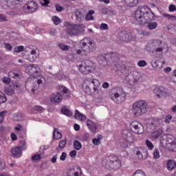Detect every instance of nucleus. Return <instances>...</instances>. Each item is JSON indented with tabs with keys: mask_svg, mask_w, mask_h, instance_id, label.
I'll return each instance as SVG.
<instances>
[{
	"mask_svg": "<svg viewBox=\"0 0 176 176\" xmlns=\"http://www.w3.org/2000/svg\"><path fill=\"white\" fill-rule=\"evenodd\" d=\"M36 60V56L35 55H29V60L32 63H34Z\"/></svg>",
	"mask_w": 176,
	"mask_h": 176,
	"instance_id": "obj_61",
	"label": "nucleus"
},
{
	"mask_svg": "<svg viewBox=\"0 0 176 176\" xmlns=\"http://www.w3.org/2000/svg\"><path fill=\"white\" fill-rule=\"evenodd\" d=\"M109 96L111 99L116 104H120V102H123L126 100V93L123 91V88L120 87L112 88Z\"/></svg>",
	"mask_w": 176,
	"mask_h": 176,
	"instance_id": "obj_5",
	"label": "nucleus"
},
{
	"mask_svg": "<svg viewBox=\"0 0 176 176\" xmlns=\"http://www.w3.org/2000/svg\"><path fill=\"white\" fill-rule=\"evenodd\" d=\"M129 127L131 131L134 134H144V126L138 121H133Z\"/></svg>",
	"mask_w": 176,
	"mask_h": 176,
	"instance_id": "obj_14",
	"label": "nucleus"
},
{
	"mask_svg": "<svg viewBox=\"0 0 176 176\" xmlns=\"http://www.w3.org/2000/svg\"><path fill=\"white\" fill-rule=\"evenodd\" d=\"M138 67H145L146 65V61L145 60H140L138 63Z\"/></svg>",
	"mask_w": 176,
	"mask_h": 176,
	"instance_id": "obj_60",
	"label": "nucleus"
},
{
	"mask_svg": "<svg viewBox=\"0 0 176 176\" xmlns=\"http://www.w3.org/2000/svg\"><path fill=\"white\" fill-rule=\"evenodd\" d=\"M100 30H108V25L106 23H102L100 24Z\"/></svg>",
	"mask_w": 176,
	"mask_h": 176,
	"instance_id": "obj_62",
	"label": "nucleus"
},
{
	"mask_svg": "<svg viewBox=\"0 0 176 176\" xmlns=\"http://www.w3.org/2000/svg\"><path fill=\"white\" fill-rule=\"evenodd\" d=\"M135 155L138 156L139 160H146L148 159V148L145 147H139L136 151Z\"/></svg>",
	"mask_w": 176,
	"mask_h": 176,
	"instance_id": "obj_16",
	"label": "nucleus"
},
{
	"mask_svg": "<svg viewBox=\"0 0 176 176\" xmlns=\"http://www.w3.org/2000/svg\"><path fill=\"white\" fill-rule=\"evenodd\" d=\"M61 112L63 115H65L66 116H72V111H69L68 109H66L65 107L61 108Z\"/></svg>",
	"mask_w": 176,
	"mask_h": 176,
	"instance_id": "obj_33",
	"label": "nucleus"
},
{
	"mask_svg": "<svg viewBox=\"0 0 176 176\" xmlns=\"http://www.w3.org/2000/svg\"><path fill=\"white\" fill-rule=\"evenodd\" d=\"M101 135H100L98 136V138H94L92 140V144H94V145H100V144H101V142L100 140H102Z\"/></svg>",
	"mask_w": 176,
	"mask_h": 176,
	"instance_id": "obj_42",
	"label": "nucleus"
},
{
	"mask_svg": "<svg viewBox=\"0 0 176 176\" xmlns=\"http://www.w3.org/2000/svg\"><path fill=\"white\" fill-rule=\"evenodd\" d=\"M66 145H67L66 140H60L58 143V147L60 148V149H63V148H65Z\"/></svg>",
	"mask_w": 176,
	"mask_h": 176,
	"instance_id": "obj_44",
	"label": "nucleus"
},
{
	"mask_svg": "<svg viewBox=\"0 0 176 176\" xmlns=\"http://www.w3.org/2000/svg\"><path fill=\"white\" fill-rule=\"evenodd\" d=\"M49 3H50V0H42L41 1V4L42 6H47Z\"/></svg>",
	"mask_w": 176,
	"mask_h": 176,
	"instance_id": "obj_57",
	"label": "nucleus"
},
{
	"mask_svg": "<svg viewBox=\"0 0 176 176\" xmlns=\"http://www.w3.org/2000/svg\"><path fill=\"white\" fill-rule=\"evenodd\" d=\"M171 119H173V116L171 115L166 116L165 118V122H166L167 124L170 123V122H171Z\"/></svg>",
	"mask_w": 176,
	"mask_h": 176,
	"instance_id": "obj_56",
	"label": "nucleus"
},
{
	"mask_svg": "<svg viewBox=\"0 0 176 176\" xmlns=\"http://www.w3.org/2000/svg\"><path fill=\"white\" fill-rule=\"evenodd\" d=\"M28 69L30 71V73L33 75V76L35 78L38 76L39 74V72H41V68L38 67L36 65L30 64L28 66Z\"/></svg>",
	"mask_w": 176,
	"mask_h": 176,
	"instance_id": "obj_19",
	"label": "nucleus"
},
{
	"mask_svg": "<svg viewBox=\"0 0 176 176\" xmlns=\"http://www.w3.org/2000/svg\"><path fill=\"white\" fill-rule=\"evenodd\" d=\"M74 148L76 151H80L82 149V144L79 141L76 140L74 142Z\"/></svg>",
	"mask_w": 176,
	"mask_h": 176,
	"instance_id": "obj_35",
	"label": "nucleus"
},
{
	"mask_svg": "<svg viewBox=\"0 0 176 176\" xmlns=\"http://www.w3.org/2000/svg\"><path fill=\"white\" fill-rule=\"evenodd\" d=\"M58 157V154H55L52 156V157L51 158V162L52 163L54 164V163H57V158Z\"/></svg>",
	"mask_w": 176,
	"mask_h": 176,
	"instance_id": "obj_53",
	"label": "nucleus"
},
{
	"mask_svg": "<svg viewBox=\"0 0 176 176\" xmlns=\"http://www.w3.org/2000/svg\"><path fill=\"white\" fill-rule=\"evenodd\" d=\"M7 5L8 6H16V5H19L20 1L19 0H6Z\"/></svg>",
	"mask_w": 176,
	"mask_h": 176,
	"instance_id": "obj_32",
	"label": "nucleus"
},
{
	"mask_svg": "<svg viewBox=\"0 0 176 176\" xmlns=\"http://www.w3.org/2000/svg\"><path fill=\"white\" fill-rule=\"evenodd\" d=\"M67 176H82L83 173H82V168L79 166H76L73 168L69 169L67 173Z\"/></svg>",
	"mask_w": 176,
	"mask_h": 176,
	"instance_id": "obj_18",
	"label": "nucleus"
},
{
	"mask_svg": "<svg viewBox=\"0 0 176 176\" xmlns=\"http://www.w3.org/2000/svg\"><path fill=\"white\" fill-rule=\"evenodd\" d=\"M58 47H59V49H60L63 52H68V50H69V49H71V46L65 45L63 43L58 44Z\"/></svg>",
	"mask_w": 176,
	"mask_h": 176,
	"instance_id": "obj_34",
	"label": "nucleus"
},
{
	"mask_svg": "<svg viewBox=\"0 0 176 176\" xmlns=\"http://www.w3.org/2000/svg\"><path fill=\"white\" fill-rule=\"evenodd\" d=\"M102 166L107 170H118L122 167V162L116 155H110L102 160Z\"/></svg>",
	"mask_w": 176,
	"mask_h": 176,
	"instance_id": "obj_2",
	"label": "nucleus"
},
{
	"mask_svg": "<svg viewBox=\"0 0 176 176\" xmlns=\"http://www.w3.org/2000/svg\"><path fill=\"white\" fill-rule=\"evenodd\" d=\"M150 122L152 126H157V124H159V120H157V119L156 118H151L150 119Z\"/></svg>",
	"mask_w": 176,
	"mask_h": 176,
	"instance_id": "obj_50",
	"label": "nucleus"
},
{
	"mask_svg": "<svg viewBox=\"0 0 176 176\" xmlns=\"http://www.w3.org/2000/svg\"><path fill=\"white\" fill-rule=\"evenodd\" d=\"M52 21L54 23V24H55V25H58V24L61 23V20H60V18H58V16H53L52 17Z\"/></svg>",
	"mask_w": 176,
	"mask_h": 176,
	"instance_id": "obj_43",
	"label": "nucleus"
},
{
	"mask_svg": "<svg viewBox=\"0 0 176 176\" xmlns=\"http://www.w3.org/2000/svg\"><path fill=\"white\" fill-rule=\"evenodd\" d=\"M80 47L85 54L93 53L96 50V45L90 38H85L80 42Z\"/></svg>",
	"mask_w": 176,
	"mask_h": 176,
	"instance_id": "obj_7",
	"label": "nucleus"
},
{
	"mask_svg": "<svg viewBox=\"0 0 176 176\" xmlns=\"http://www.w3.org/2000/svg\"><path fill=\"white\" fill-rule=\"evenodd\" d=\"M74 16L76 21H78V23H82V21H83L85 19V15L84 13L79 10H76Z\"/></svg>",
	"mask_w": 176,
	"mask_h": 176,
	"instance_id": "obj_23",
	"label": "nucleus"
},
{
	"mask_svg": "<svg viewBox=\"0 0 176 176\" xmlns=\"http://www.w3.org/2000/svg\"><path fill=\"white\" fill-rule=\"evenodd\" d=\"M102 87H103V89H108L109 87V84L107 82H103Z\"/></svg>",
	"mask_w": 176,
	"mask_h": 176,
	"instance_id": "obj_64",
	"label": "nucleus"
},
{
	"mask_svg": "<svg viewBox=\"0 0 176 176\" xmlns=\"http://www.w3.org/2000/svg\"><path fill=\"white\" fill-rule=\"evenodd\" d=\"M5 47L7 50H9L10 52H12L13 50V47L9 44V43H5Z\"/></svg>",
	"mask_w": 176,
	"mask_h": 176,
	"instance_id": "obj_58",
	"label": "nucleus"
},
{
	"mask_svg": "<svg viewBox=\"0 0 176 176\" xmlns=\"http://www.w3.org/2000/svg\"><path fill=\"white\" fill-rule=\"evenodd\" d=\"M53 137H54V140H60V139L63 138V135L61 134V133H60L58 131V129L55 128V129H54Z\"/></svg>",
	"mask_w": 176,
	"mask_h": 176,
	"instance_id": "obj_30",
	"label": "nucleus"
},
{
	"mask_svg": "<svg viewBox=\"0 0 176 176\" xmlns=\"http://www.w3.org/2000/svg\"><path fill=\"white\" fill-rule=\"evenodd\" d=\"M87 126L91 133H96L97 131V125L90 120H87Z\"/></svg>",
	"mask_w": 176,
	"mask_h": 176,
	"instance_id": "obj_25",
	"label": "nucleus"
},
{
	"mask_svg": "<svg viewBox=\"0 0 176 176\" xmlns=\"http://www.w3.org/2000/svg\"><path fill=\"white\" fill-rule=\"evenodd\" d=\"M9 77H3L1 80L3 83H5L6 85H10L12 79H15L16 82H19L21 79V75L16 72H10L8 73Z\"/></svg>",
	"mask_w": 176,
	"mask_h": 176,
	"instance_id": "obj_12",
	"label": "nucleus"
},
{
	"mask_svg": "<svg viewBox=\"0 0 176 176\" xmlns=\"http://www.w3.org/2000/svg\"><path fill=\"white\" fill-rule=\"evenodd\" d=\"M8 17L3 14H0V23H6Z\"/></svg>",
	"mask_w": 176,
	"mask_h": 176,
	"instance_id": "obj_46",
	"label": "nucleus"
},
{
	"mask_svg": "<svg viewBox=\"0 0 176 176\" xmlns=\"http://www.w3.org/2000/svg\"><path fill=\"white\" fill-rule=\"evenodd\" d=\"M170 151L172 152H176V142L170 144Z\"/></svg>",
	"mask_w": 176,
	"mask_h": 176,
	"instance_id": "obj_54",
	"label": "nucleus"
},
{
	"mask_svg": "<svg viewBox=\"0 0 176 176\" xmlns=\"http://www.w3.org/2000/svg\"><path fill=\"white\" fill-rule=\"evenodd\" d=\"M154 94L158 98L164 97L166 96V91H164V87H160L154 89Z\"/></svg>",
	"mask_w": 176,
	"mask_h": 176,
	"instance_id": "obj_22",
	"label": "nucleus"
},
{
	"mask_svg": "<svg viewBox=\"0 0 176 176\" xmlns=\"http://www.w3.org/2000/svg\"><path fill=\"white\" fill-rule=\"evenodd\" d=\"M153 159H155V160L160 159V152L159 151L158 148H155L153 153Z\"/></svg>",
	"mask_w": 176,
	"mask_h": 176,
	"instance_id": "obj_36",
	"label": "nucleus"
},
{
	"mask_svg": "<svg viewBox=\"0 0 176 176\" xmlns=\"http://www.w3.org/2000/svg\"><path fill=\"white\" fill-rule=\"evenodd\" d=\"M146 145L149 151H152V149L155 148V146H153V144H152V142L148 140H146Z\"/></svg>",
	"mask_w": 176,
	"mask_h": 176,
	"instance_id": "obj_41",
	"label": "nucleus"
},
{
	"mask_svg": "<svg viewBox=\"0 0 176 176\" xmlns=\"http://www.w3.org/2000/svg\"><path fill=\"white\" fill-rule=\"evenodd\" d=\"M148 107V102L145 100H138L133 103L132 106V113L136 118L142 116L144 113H146V107Z\"/></svg>",
	"mask_w": 176,
	"mask_h": 176,
	"instance_id": "obj_6",
	"label": "nucleus"
},
{
	"mask_svg": "<svg viewBox=\"0 0 176 176\" xmlns=\"http://www.w3.org/2000/svg\"><path fill=\"white\" fill-rule=\"evenodd\" d=\"M99 60H102V61H107L109 63L111 61V63H118L120 61V58L118 53H109V54H102L98 56Z\"/></svg>",
	"mask_w": 176,
	"mask_h": 176,
	"instance_id": "obj_11",
	"label": "nucleus"
},
{
	"mask_svg": "<svg viewBox=\"0 0 176 176\" xmlns=\"http://www.w3.org/2000/svg\"><path fill=\"white\" fill-rule=\"evenodd\" d=\"M176 167V162L174 160H170L167 162V168L169 171H172Z\"/></svg>",
	"mask_w": 176,
	"mask_h": 176,
	"instance_id": "obj_28",
	"label": "nucleus"
},
{
	"mask_svg": "<svg viewBox=\"0 0 176 176\" xmlns=\"http://www.w3.org/2000/svg\"><path fill=\"white\" fill-rule=\"evenodd\" d=\"M32 160L33 162H39L40 160H42V155L39 154H35L32 157Z\"/></svg>",
	"mask_w": 176,
	"mask_h": 176,
	"instance_id": "obj_40",
	"label": "nucleus"
},
{
	"mask_svg": "<svg viewBox=\"0 0 176 176\" xmlns=\"http://www.w3.org/2000/svg\"><path fill=\"white\" fill-rule=\"evenodd\" d=\"M38 9V4L34 1H28L24 6L23 10L26 13H34Z\"/></svg>",
	"mask_w": 176,
	"mask_h": 176,
	"instance_id": "obj_15",
	"label": "nucleus"
},
{
	"mask_svg": "<svg viewBox=\"0 0 176 176\" xmlns=\"http://www.w3.org/2000/svg\"><path fill=\"white\" fill-rule=\"evenodd\" d=\"M94 14V10H90L88 11V13L85 16V19H86L87 21H90L91 20H94V16L93 15Z\"/></svg>",
	"mask_w": 176,
	"mask_h": 176,
	"instance_id": "obj_29",
	"label": "nucleus"
},
{
	"mask_svg": "<svg viewBox=\"0 0 176 176\" xmlns=\"http://www.w3.org/2000/svg\"><path fill=\"white\" fill-rule=\"evenodd\" d=\"M157 22L148 23L147 28H148V30H156L157 28Z\"/></svg>",
	"mask_w": 176,
	"mask_h": 176,
	"instance_id": "obj_37",
	"label": "nucleus"
},
{
	"mask_svg": "<svg viewBox=\"0 0 176 176\" xmlns=\"http://www.w3.org/2000/svg\"><path fill=\"white\" fill-rule=\"evenodd\" d=\"M124 3L129 8H135L138 5V0H124Z\"/></svg>",
	"mask_w": 176,
	"mask_h": 176,
	"instance_id": "obj_27",
	"label": "nucleus"
},
{
	"mask_svg": "<svg viewBox=\"0 0 176 176\" xmlns=\"http://www.w3.org/2000/svg\"><path fill=\"white\" fill-rule=\"evenodd\" d=\"M133 176H146V175H145V173L142 171V170H138L133 173Z\"/></svg>",
	"mask_w": 176,
	"mask_h": 176,
	"instance_id": "obj_45",
	"label": "nucleus"
},
{
	"mask_svg": "<svg viewBox=\"0 0 176 176\" xmlns=\"http://www.w3.org/2000/svg\"><path fill=\"white\" fill-rule=\"evenodd\" d=\"M74 118H76V120H80V122H85V120L87 119V117L85 114L79 112L78 110H75Z\"/></svg>",
	"mask_w": 176,
	"mask_h": 176,
	"instance_id": "obj_24",
	"label": "nucleus"
},
{
	"mask_svg": "<svg viewBox=\"0 0 176 176\" xmlns=\"http://www.w3.org/2000/svg\"><path fill=\"white\" fill-rule=\"evenodd\" d=\"M6 113H8L6 111H3L0 113V124L3 122V118L6 116Z\"/></svg>",
	"mask_w": 176,
	"mask_h": 176,
	"instance_id": "obj_49",
	"label": "nucleus"
},
{
	"mask_svg": "<svg viewBox=\"0 0 176 176\" xmlns=\"http://www.w3.org/2000/svg\"><path fill=\"white\" fill-rule=\"evenodd\" d=\"M32 111V112H34V111H36V112H44L45 108L42 107L41 106H34L33 107Z\"/></svg>",
	"mask_w": 176,
	"mask_h": 176,
	"instance_id": "obj_38",
	"label": "nucleus"
},
{
	"mask_svg": "<svg viewBox=\"0 0 176 176\" xmlns=\"http://www.w3.org/2000/svg\"><path fill=\"white\" fill-rule=\"evenodd\" d=\"M90 85H93V90L95 94L100 93V81L97 79H86L82 83V90L86 94H90L91 93V88Z\"/></svg>",
	"mask_w": 176,
	"mask_h": 176,
	"instance_id": "obj_3",
	"label": "nucleus"
},
{
	"mask_svg": "<svg viewBox=\"0 0 176 176\" xmlns=\"http://www.w3.org/2000/svg\"><path fill=\"white\" fill-rule=\"evenodd\" d=\"M175 10H176L175 5H170V6H169V11L170 12H175Z\"/></svg>",
	"mask_w": 176,
	"mask_h": 176,
	"instance_id": "obj_63",
	"label": "nucleus"
},
{
	"mask_svg": "<svg viewBox=\"0 0 176 176\" xmlns=\"http://www.w3.org/2000/svg\"><path fill=\"white\" fill-rule=\"evenodd\" d=\"M121 135L125 140V143L121 142V148H128L129 144H133L137 140V138L127 129L122 130Z\"/></svg>",
	"mask_w": 176,
	"mask_h": 176,
	"instance_id": "obj_9",
	"label": "nucleus"
},
{
	"mask_svg": "<svg viewBox=\"0 0 176 176\" xmlns=\"http://www.w3.org/2000/svg\"><path fill=\"white\" fill-rule=\"evenodd\" d=\"M120 37L122 41H124V42H130L132 39L131 33L127 32L126 31H122L120 33Z\"/></svg>",
	"mask_w": 176,
	"mask_h": 176,
	"instance_id": "obj_21",
	"label": "nucleus"
},
{
	"mask_svg": "<svg viewBox=\"0 0 176 176\" xmlns=\"http://www.w3.org/2000/svg\"><path fill=\"white\" fill-rule=\"evenodd\" d=\"M109 96L111 99L116 104H120V102H123L126 100V93L123 91V88L120 87L112 88Z\"/></svg>",
	"mask_w": 176,
	"mask_h": 176,
	"instance_id": "obj_4",
	"label": "nucleus"
},
{
	"mask_svg": "<svg viewBox=\"0 0 176 176\" xmlns=\"http://www.w3.org/2000/svg\"><path fill=\"white\" fill-rule=\"evenodd\" d=\"M14 50L16 53H20V52H23L24 50V46L23 45L17 46L14 47Z\"/></svg>",
	"mask_w": 176,
	"mask_h": 176,
	"instance_id": "obj_47",
	"label": "nucleus"
},
{
	"mask_svg": "<svg viewBox=\"0 0 176 176\" xmlns=\"http://www.w3.org/2000/svg\"><path fill=\"white\" fill-rule=\"evenodd\" d=\"M36 79H37V84L42 85V78H43L41 74L37 75L36 77Z\"/></svg>",
	"mask_w": 176,
	"mask_h": 176,
	"instance_id": "obj_51",
	"label": "nucleus"
},
{
	"mask_svg": "<svg viewBox=\"0 0 176 176\" xmlns=\"http://www.w3.org/2000/svg\"><path fill=\"white\" fill-rule=\"evenodd\" d=\"M155 14L146 6L139 7L138 10L135 12V19L136 22L140 25H144V24H148L149 21L153 19Z\"/></svg>",
	"mask_w": 176,
	"mask_h": 176,
	"instance_id": "obj_1",
	"label": "nucleus"
},
{
	"mask_svg": "<svg viewBox=\"0 0 176 176\" xmlns=\"http://www.w3.org/2000/svg\"><path fill=\"white\" fill-rule=\"evenodd\" d=\"M79 70L82 75H88L94 71V63L90 60H85L79 65Z\"/></svg>",
	"mask_w": 176,
	"mask_h": 176,
	"instance_id": "obj_10",
	"label": "nucleus"
},
{
	"mask_svg": "<svg viewBox=\"0 0 176 176\" xmlns=\"http://www.w3.org/2000/svg\"><path fill=\"white\" fill-rule=\"evenodd\" d=\"M153 67H155V68H163V66L159 67V64H160V61L159 60H153Z\"/></svg>",
	"mask_w": 176,
	"mask_h": 176,
	"instance_id": "obj_48",
	"label": "nucleus"
},
{
	"mask_svg": "<svg viewBox=\"0 0 176 176\" xmlns=\"http://www.w3.org/2000/svg\"><path fill=\"white\" fill-rule=\"evenodd\" d=\"M162 134H163V131L161 129H159L151 133V138L153 141H156Z\"/></svg>",
	"mask_w": 176,
	"mask_h": 176,
	"instance_id": "obj_26",
	"label": "nucleus"
},
{
	"mask_svg": "<svg viewBox=\"0 0 176 176\" xmlns=\"http://www.w3.org/2000/svg\"><path fill=\"white\" fill-rule=\"evenodd\" d=\"M25 149H27V144L25 142H21V146L11 149V153L15 157H21L23 156V151H25Z\"/></svg>",
	"mask_w": 176,
	"mask_h": 176,
	"instance_id": "obj_13",
	"label": "nucleus"
},
{
	"mask_svg": "<svg viewBox=\"0 0 176 176\" xmlns=\"http://www.w3.org/2000/svg\"><path fill=\"white\" fill-rule=\"evenodd\" d=\"M59 89L60 91H63L65 94H67L68 93V89H67L65 87L60 85L59 86Z\"/></svg>",
	"mask_w": 176,
	"mask_h": 176,
	"instance_id": "obj_52",
	"label": "nucleus"
},
{
	"mask_svg": "<svg viewBox=\"0 0 176 176\" xmlns=\"http://www.w3.org/2000/svg\"><path fill=\"white\" fill-rule=\"evenodd\" d=\"M19 89H20V84H19L18 82H12L9 85V87H6V94H7L8 96H12V94H14V91L19 90Z\"/></svg>",
	"mask_w": 176,
	"mask_h": 176,
	"instance_id": "obj_17",
	"label": "nucleus"
},
{
	"mask_svg": "<svg viewBox=\"0 0 176 176\" xmlns=\"http://www.w3.org/2000/svg\"><path fill=\"white\" fill-rule=\"evenodd\" d=\"M50 101L54 104H60L63 101V95L59 92L52 94L50 96Z\"/></svg>",
	"mask_w": 176,
	"mask_h": 176,
	"instance_id": "obj_20",
	"label": "nucleus"
},
{
	"mask_svg": "<svg viewBox=\"0 0 176 176\" xmlns=\"http://www.w3.org/2000/svg\"><path fill=\"white\" fill-rule=\"evenodd\" d=\"M66 159H67V153L65 152L62 153L60 157V160H61L62 162H65Z\"/></svg>",
	"mask_w": 176,
	"mask_h": 176,
	"instance_id": "obj_55",
	"label": "nucleus"
},
{
	"mask_svg": "<svg viewBox=\"0 0 176 176\" xmlns=\"http://www.w3.org/2000/svg\"><path fill=\"white\" fill-rule=\"evenodd\" d=\"M8 101L6 96L2 92H0V105L1 104H5Z\"/></svg>",
	"mask_w": 176,
	"mask_h": 176,
	"instance_id": "obj_39",
	"label": "nucleus"
},
{
	"mask_svg": "<svg viewBox=\"0 0 176 176\" xmlns=\"http://www.w3.org/2000/svg\"><path fill=\"white\" fill-rule=\"evenodd\" d=\"M66 32L71 36H76L78 34L85 32V27L83 25H72L69 22H66Z\"/></svg>",
	"mask_w": 176,
	"mask_h": 176,
	"instance_id": "obj_8",
	"label": "nucleus"
},
{
	"mask_svg": "<svg viewBox=\"0 0 176 176\" xmlns=\"http://www.w3.org/2000/svg\"><path fill=\"white\" fill-rule=\"evenodd\" d=\"M21 129H23V126L18 124L16 127H15V130L16 131V134H20V132L21 131Z\"/></svg>",
	"mask_w": 176,
	"mask_h": 176,
	"instance_id": "obj_59",
	"label": "nucleus"
},
{
	"mask_svg": "<svg viewBox=\"0 0 176 176\" xmlns=\"http://www.w3.org/2000/svg\"><path fill=\"white\" fill-rule=\"evenodd\" d=\"M176 142L175 137L173 135H167V142L168 145H170L171 144H174V142Z\"/></svg>",
	"mask_w": 176,
	"mask_h": 176,
	"instance_id": "obj_31",
	"label": "nucleus"
}]
</instances>
